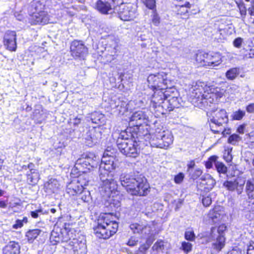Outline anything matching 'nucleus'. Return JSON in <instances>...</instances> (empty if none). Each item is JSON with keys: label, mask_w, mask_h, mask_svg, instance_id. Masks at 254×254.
<instances>
[{"label": "nucleus", "mask_w": 254, "mask_h": 254, "mask_svg": "<svg viewBox=\"0 0 254 254\" xmlns=\"http://www.w3.org/2000/svg\"><path fill=\"white\" fill-rule=\"evenodd\" d=\"M202 202L204 206H209L212 203L211 197L209 195L206 196H203L202 199Z\"/></svg>", "instance_id": "47"}, {"label": "nucleus", "mask_w": 254, "mask_h": 254, "mask_svg": "<svg viewBox=\"0 0 254 254\" xmlns=\"http://www.w3.org/2000/svg\"><path fill=\"white\" fill-rule=\"evenodd\" d=\"M49 16L45 11L32 14L30 19L32 24H46L49 22Z\"/></svg>", "instance_id": "16"}, {"label": "nucleus", "mask_w": 254, "mask_h": 254, "mask_svg": "<svg viewBox=\"0 0 254 254\" xmlns=\"http://www.w3.org/2000/svg\"><path fill=\"white\" fill-rule=\"evenodd\" d=\"M70 52L74 58L83 59L87 55L88 50L82 42L74 40L71 44Z\"/></svg>", "instance_id": "10"}, {"label": "nucleus", "mask_w": 254, "mask_h": 254, "mask_svg": "<svg viewBox=\"0 0 254 254\" xmlns=\"http://www.w3.org/2000/svg\"><path fill=\"white\" fill-rule=\"evenodd\" d=\"M59 186L58 180L54 178H51L45 184V187L49 193L56 192L59 189Z\"/></svg>", "instance_id": "23"}, {"label": "nucleus", "mask_w": 254, "mask_h": 254, "mask_svg": "<svg viewBox=\"0 0 254 254\" xmlns=\"http://www.w3.org/2000/svg\"><path fill=\"white\" fill-rule=\"evenodd\" d=\"M206 56H208V54L203 52H199L197 53L195 56L196 61L197 63L202 64V65L205 66V64H206Z\"/></svg>", "instance_id": "33"}, {"label": "nucleus", "mask_w": 254, "mask_h": 254, "mask_svg": "<svg viewBox=\"0 0 254 254\" xmlns=\"http://www.w3.org/2000/svg\"><path fill=\"white\" fill-rule=\"evenodd\" d=\"M41 231L39 229H33L28 231L26 234L28 241L32 243L40 234Z\"/></svg>", "instance_id": "29"}, {"label": "nucleus", "mask_w": 254, "mask_h": 254, "mask_svg": "<svg viewBox=\"0 0 254 254\" xmlns=\"http://www.w3.org/2000/svg\"><path fill=\"white\" fill-rule=\"evenodd\" d=\"M160 107L166 112H170L174 109L171 105L170 102H169V101L167 100V99L164 100L163 102L161 104Z\"/></svg>", "instance_id": "40"}, {"label": "nucleus", "mask_w": 254, "mask_h": 254, "mask_svg": "<svg viewBox=\"0 0 254 254\" xmlns=\"http://www.w3.org/2000/svg\"><path fill=\"white\" fill-rule=\"evenodd\" d=\"M210 121L218 127L222 126L228 121L226 112L225 110H220L214 112Z\"/></svg>", "instance_id": "14"}, {"label": "nucleus", "mask_w": 254, "mask_h": 254, "mask_svg": "<svg viewBox=\"0 0 254 254\" xmlns=\"http://www.w3.org/2000/svg\"><path fill=\"white\" fill-rule=\"evenodd\" d=\"M120 180L122 186L131 195L144 196L149 191V185L143 177L123 174Z\"/></svg>", "instance_id": "1"}, {"label": "nucleus", "mask_w": 254, "mask_h": 254, "mask_svg": "<svg viewBox=\"0 0 254 254\" xmlns=\"http://www.w3.org/2000/svg\"><path fill=\"white\" fill-rule=\"evenodd\" d=\"M205 183H203L204 185H206L205 187V189L208 190H211L215 185V181L210 176H208L205 180Z\"/></svg>", "instance_id": "35"}, {"label": "nucleus", "mask_w": 254, "mask_h": 254, "mask_svg": "<svg viewBox=\"0 0 254 254\" xmlns=\"http://www.w3.org/2000/svg\"><path fill=\"white\" fill-rule=\"evenodd\" d=\"M170 98L168 100L169 101V102H170L171 105L172 106L173 108L177 107L179 105L178 103V98L175 96H172L171 97H169Z\"/></svg>", "instance_id": "48"}, {"label": "nucleus", "mask_w": 254, "mask_h": 254, "mask_svg": "<svg viewBox=\"0 0 254 254\" xmlns=\"http://www.w3.org/2000/svg\"><path fill=\"white\" fill-rule=\"evenodd\" d=\"M185 239L190 241H193L195 240V235L192 231H187L185 234Z\"/></svg>", "instance_id": "45"}, {"label": "nucleus", "mask_w": 254, "mask_h": 254, "mask_svg": "<svg viewBox=\"0 0 254 254\" xmlns=\"http://www.w3.org/2000/svg\"><path fill=\"white\" fill-rule=\"evenodd\" d=\"M151 245V242H149L148 240H147L146 243L142 246H141L139 249V250L140 252H142L144 254H145V252L149 248L150 246Z\"/></svg>", "instance_id": "55"}, {"label": "nucleus", "mask_w": 254, "mask_h": 254, "mask_svg": "<svg viewBox=\"0 0 254 254\" xmlns=\"http://www.w3.org/2000/svg\"><path fill=\"white\" fill-rule=\"evenodd\" d=\"M142 1L150 9H153L155 7V0H142Z\"/></svg>", "instance_id": "46"}, {"label": "nucleus", "mask_w": 254, "mask_h": 254, "mask_svg": "<svg viewBox=\"0 0 254 254\" xmlns=\"http://www.w3.org/2000/svg\"><path fill=\"white\" fill-rule=\"evenodd\" d=\"M238 6L241 14L245 16L246 14V8L245 6V4L243 3H241L238 4Z\"/></svg>", "instance_id": "56"}, {"label": "nucleus", "mask_w": 254, "mask_h": 254, "mask_svg": "<svg viewBox=\"0 0 254 254\" xmlns=\"http://www.w3.org/2000/svg\"><path fill=\"white\" fill-rule=\"evenodd\" d=\"M245 112L244 111L239 110L234 113L233 118V119L236 120H240L244 116Z\"/></svg>", "instance_id": "44"}, {"label": "nucleus", "mask_w": 254, "mask_h": 254, "mask_svg": "<svg viewBox=\"0 0 254 254\" xmlns=\"http://www.w3.org/2000/svg\"><path fill=\"white\" fill-rule=\"evenodd\" d=\"M164 90H156L152 96L151 102L154 104L155 107L157 106L160 107L161 104L164 100L168 98V96H170L168 91H163Z\"/></svg>", "instance_id": "17"}, {"label": "nucleus", "mask_w": 254, "mask_h": 254, "mask_svg": "<svg viewBox=\"0 0 254 254\" xmlns=\"http://www.w3.org/2000/svg\"><path fill=\"white\" fill-rule=\"evenodd\" d=\"M206 56L205 66L214 67L219 65L222 62L221 56L218 54H208V56Z\"/></svg>", "instance_id": "21"}, {"label": "nucleus", "mask_w": 254, "mask_h": 254, "mask_svg": "<svg viewBox=\"0 0 254 254\" xmlns=\"http://www.w3.org/2000/svg\"><path fill=\"white\" fill-rule=\"evenodd\" d=\"M227 227L225 224L220 225L218 228L212 227L211 229L210 236L214 239L212 248L218 252L220 251L225 245V232Z\"/></svg>", "instance_id": "6"}, {"label": "nucleus", "mask_w": 254, "mask_h": 254, "mask_svg": "<svg viewBox=\"0 0 254 254\" xmlns=\"http://www.w3.org/2000/svg\"><path fill=\"white\" fill-rule=\"evenodd\" d=\"M85 158L90 163V166L92 168H97L100 162L99 157L95 155L94 153H89L88 154H84Z\"/></svg>", "instance_id": "28"}, {"label": "nucleus", "mask_w": 254, "mask_h": 254, "mask_svg": "<svg viewBox=\"0 0 254 254\" xmlns=\"http://www.w3.org/2000/svg\"><path fill=\"white\" fill-rule=\"evenodd\" d=\"M130 129L127 128L122 131L117 141V146L121 152L125 155L135 158L138 154L137 143L131 139Z\"/></svg>", "instance_id": "3"}, {"label": "nucleus", "mask_w": 254, "mask_h": 254, "mask_svg": "<svg viewBox=\"0 0 254 254\" xmlns=\"http://www.w3.org/2000/svg\"><path fill=\"white\" fill-rule=\"evenodd\" d=\"M16 33L13 31H8L4 34V45L9 51H15L16 49Z\"/></svg>", "instance_id": "13"}, {"label": "nucleus", "mask_w": 254, "mask_h": 254, "mask_svg": "<svg viewBox=\"0 0 254 254\" xmlns=\"http://www.w3.org/2000/svg\"><path fill=\"white\" fill-rule=\"evenodd\" d=\"M243 42V39L239 37L235 39L233 42L234 46L236 48H240Z\"/></svg>", "instance_id": "57"}, {"label": "nucleus", "mask_w": 254, "mask_h": 254, "mask_svg": "<svg viewBox=\"0 0 254 254\" xmlns=\"http://www.w3.org/2000/svg\"><path fill=\"white\" fill-rule=\"evenodd\" d=\"M246 110L248 113H252L254 112V103L250 104L246 108Z\"/></svg>", "instance_id": "62"}, {"label": "nucleus", "mask_w": 254, "mask_h": 254, "mask_svg": "<svg viewBox=\"0 0 254 254\" xmlns=\"http://www.w3.org/2000/svg\"><path fill=\"white\" fill-rule=\"evenodd\" d=\"M109 214L100 217L97 221V225L94 228V233L97 237L106 239L116 233L118 224L115 221L111 220Z\"/></svg>", "instance_id": "4"}, {"label": "nucleus", "mask_w": 254, "mask_h": 254, "mask_svg": "<svg viewBox=\"0 0 254 254\" xmlns=\"http://www.w3.org/2000/svg\"><path fill=\"white\" fill-rule=\"evenodd\" d=\"M202 171L199 168H197L196 169H195L193 172H190V173L191 175V178L193 179V180H195L196 179H197L198 177H199V176H201V175L202 174Z\"/></svg>", "instance_id": "49"}, {"label": "nucleus", "mask_w": 254, "mask_h": 254, "mask_svg": "<svg viewBox=\"0 0 254 254\" xmlns=\"http://www.w3.org/2000/svg\"><path fill=\"white\" fill-rule=\"evenodd\" d=\"M129 227L133 233L141 235L142 230L144 228V225L138 223H133L130 224Z\"/></svg>", "instance_id": "34"}, {"label": "nucleus", "mask_w": 254, "mask_h": 254, "mask_svg": "<svg viewBox=\"0 0 254 254\" xmlns=\"http://www.w3.org/2000/svg\"><path fill=\"white\" fill-rule=\"evenodd\" d=\"M115 161L114 156H111L107 152H105L99 169V175L103 186L111 190L115 189L116 186L114 173V170L117 166Z\"/></svg>", "instance_id": "2"}, {"label": "nucleus", "mask_w": 254, "mask_h": 254, "mask_svg": "<svg viewBox=\"0 0 254 254\" xmlns=\"http://www.w3.org/2000/svg\"><path fill=\"white\" fill-rule=\"evenodd\" d=\"M23 226L22 221L21 220H17L15 224L13 225V228L14 229H18L21 228Z\"/></svg>", "instance_id": "61"}, {"label": "nucleus", "mask_w": 254, "mask_h": 254, "mask_svg": "<svg viewBox=\"0 0 254 254\" xmlns=\"http://www.w3.org/2000/svg\"><path fill=\"white\" fill-rule=\"evenodd\" d=\"M82 190V187L80 186L77 182H71L67 186V192L71 195H74L75 194L80 193Z\"/></svg>", "instance_id": "24"}, {"label": "nucleus", "mask_w": 254, "mask_h": 254, "mask_svg": "<svg viewBox=\"0 0 254 254\" xmlns=\"http://www.w3.org/2000/svg\"><path fill=\"white\" fill-rule=\"evenodd\" d=\"M173 86V84L172 83V86L169 85L167 88L164 89V91H168V93L170 95V96H168V98L172 96H175L177 94L176 88Z\"/></svg>", "instance_id": "50"}, {"label": "nucleus", "mask_w": 254, "mask_h": 254, "mask_svg": "<svg viewBox=\"0 0 254 254\" xmlns=\"http://www.w3.org/2000/svg\"><path fill=\"white\" fill-rule=\"evenodd\" d=\"M75 166L78 170H81L82 168L87 169L88 170H92L94 168H92L90 166V164L88 161L85 158L84 156L82 155V157L79 158L76 161Z\"/></svg>", "instance_id": "25"}, {"label": "nucleus", "mask_w": 254, "mask_h": 254, "mask_svg": "<svg viewBox=\"0 0 254 254\" xmlns=\"http://www.w3.org/2000/svg\"><path fill=\"white\" fill-rule=\"evenodd\" d=\"M227 254H242V250L240 248L236 247L229 251Z\"/></svg>", "instance_id": "60"}, {"label": "nucleus", "mask_w": 254, "mask_h": 254, "mask_svg": "<svg viewBox=\"0 0 254 254\" xmlns=\"http://www.w3.org/2000/svg\"><path fill=\"white\" fill-rule=\"evenodd\" d=\"M109 51H110L111 55L113 57L117 55L118 52L119 51V46L117 43H115L113 48H111V50H109Z\"/></svg>", "instance_id": "54"}, {"label": "nucleus", "mask_w": 254, "mask_h": 254, "mask_svg": "<svg viewBox=\"0 0 254 254\" xmlns=\"http://www.w3.org/2000/svg\"><path fill=\"white\" fill-rule=\"evenodd\" d=\"M152 249L155 254H159L164 249V242L162 241H157L153 246Z\"/></svg>", "instance_id": "32"}, {"label": "nucleus", "mask_w": 254, "mask_h": 254, "mask_svg": "<svg viewBox=\"0 0 254 254\" xmlns=\"http://www.w3.org/2000/svg\"><path fill=\"white\" fill-rule=\"evenodd\" d=\"M146 119V115L141 111H138L132 114L129 123L132 126H139Z\"/></svg>", "instance_id": "19"}, {"label": "nucleus", "mask_w": 254, "mask_h": 254, "mask_svg": "<svg viewBox=\"0 0 254 254\" xmlns=\"http://www.w3.org/2000/svg\"><path fill=\"white\" fill-rule=\"evenodd\" d=\"M40 179V175L37 171H29L27 174V182L29 185L37 184Z\"/></svg>", "instance_id": "26"}, {"label": "nucleus", "mask_w": 254, "mask_h": 254, "mask_svg": "<svg viewBox=\"0 0 254 254\" xmlns=\"http://www.w3.org/2000/svg\"><path fill=\"white\" fill-rule=\"evenodd\" d=\"M173 141V136L168 130L156 132L151 139L150 143L152 146L165 148L168 147Z\"/></svg>", "instance_id": "8"}, {"label": "nucleus", "mask_w": 254, "mask_h": 254, "mask_svg": "<svg viewBox=\"0 0 254 254\" xmlns=\"http://www.w3.org/2000/svg\"><path fill=\"white\" fill-rule=\"evenodd\" d=\"M246 183V192L249 198H254V177L249 179Z\"/></svg>", "instance_id": "27"}, {"label": "nucleus", "mask_w": 254, "mask_h": 254, "mask_svg": "<svg viewBox=\"0 0 254 254\" xmlns=\"http://www.w3.org/2000/svg\"><path fill=\"white\" fill-rule=\"evenodd\" d=\"M3 254H19L20 246L18 243L10 242L3 249Z\"/></svg>", "instance_id": "20"}, {"label": "nucleus", "mask_w": 254, "mask_h": 254, "mask_svg": "<svg viewBox=\"0 0 254 254\" xmlns=\"http://www.w3.org/2000/svg\"><path fill=\"white\" fill-rule=\"evenodd\" d=\"M151 228L150 226L144 225V228L142 230V237H145L150 234Z\"/></svg>", "instance_id": "52"}, {"label": "nucleus", "mask_w": 254, "mask_h": 254, "mask_svg": "<svg viewBox=\"0 0 254 254\" xmlns=\"http://www.w3.org/2000/svg\"><path fill=\"white\" fill-rule=\"evenodd\" d=\"M81 120L82 117H77L73 118V119H70V123L71 124H73L74 126L76 127L80 124Z\"/></svg>", "instance_id": "53"}, {"label": "nucleus", "mask_w": 254, "mask_h": 254, "mask_svg": "<svg viewBox=\"0 0 254 254\" xmlns=\"http://www.w3.org/2000/svg\"><path fill=\"white\" fill-rule=\"evenodd\" d=\"M151 16L152 23L155 26H158L160 22V18L158 14L155 11H153Z\"/></svg>", "instance_id": "41"}, {"label": "nucleus", "mask_w": 254, "mask_h": 254, "mask_svg": "<svg viewBox=\"0 0 254 254\" xmlns=\"http://www.w3.org/2000/svg\"><path fill=\"white\" fill-rule=\"evenodd\" d=\"M101 138V133L100 131L94 128L89 130L86 133L85 139L86 143L89 146L91 147L97 143Z\"/></svg>", "instance_id": "15"}, {"label": "nucleus", "mask_w": 254, "mask_h": 254, "mask_svg": "<svg viewBox=\"0 0 254 254\" xmlns=\"http://www.w3.org/2000/svg\"><path fill=\"white\" fill-rule=\"evenodd\" d=\"M67 235L68 236L67 238H65L64 241H67L68 240H70L72 238H73L72 236V232L71 230H69V231L66 232Z\"/></svg>", "instance_id": "64"}, {"label": "nucleus", "mask_w": 254, "mask_h": 254, "mask_svg": "<svg viewBox=\"0 0 254 254\" xmlns=\"http://www.w3.org/2000/svg\"><path fill=\"white\" fill-rule=\"evenodd\" d=\"M224 90L223 89H221L219 87L210 88L209 90V92L204 94H202V92L199 91V94L197 92H195V94L197 98H199L201 96L202 98H203L206 100V102L209 103H213L216 102L218 99H220L224 94Z\"/></svg>", "instance_id": "9"}, {"label": "nucleus", "mask_w": 254, "mask_h": 254, "mask_svg": "<svg viewBox=\"0 0 254 254\" xmlns=\"http://www.w3.org/2000/svg\"><path fill=\"white\" fill-rule=\"evenodd\" d=\"M138 240L134 237H131L127 242V245L132 247L137 245Z\"/></svg>", "instance_id": "58"}, {"label": "nucleus", "mask_w": 254, "mask_h": 254, "mask_svg": "<svg viewBox=\"0 0 254 254\" xmlns=\"http://www.w3.org/2000/svg\"><path fill=\"white\" fill-rule=\"evenodd\" d=\"M45 4L40 0H33L31 2L29 10L32 14L36 12L44 11Z\"/></svg>", "instance_id": "22"}, {"label": "nucleus", "mask_w": 254, "mask_h": 254, "mask_svg": "<svg viewBox=\"0 0 254 254\" xmlns=\"http://www.w3.org/2000/svg\"><path fill=\"white\" fill-rule=\"evenodd\" d=\"M217 158L215 156H211L205 163L206 168L210 169L212 167L213 163L215 165V163L217 162Z\"/></svg>", "instance_id": "42"}, {"label": "nucleus", "mask_w": 254, "mask_h": 254, "mask_svg": "<svg viewBox=\"0 0 254 254\" xmlns=\"http://www.w3.org/2000/svg\"><path fill=\"white\" fill-rule=\"evenodd\" d=\"M115 0H98L96 3V9L103 14L116 12Z\"/></svg>", "instance_id": "12"}, {"label": "nucleus", "mask_w": 254, "mask_h": 254, "mask_svg": "<svg viewBox=\"0 0 254 254\" xmlns=\"http://www.w3.org/2000/svg\"><path fill=\"white\" fill-rule=\"evenodd\" d=\"M241 140V137L237 134H233L229 136L228 142L233 145H235L237 142Z\"/></svg>", "instance_id": "38"}, {"label": "nucleus", "mask_w": 254, "mask_h": 254, "mask_svg": "<svg viewBox=\"0 0 254 254\" xmlns=\"http://www.w3.org/2000/svg\"><path fill=\"white\" fill-rule=\"evenodd\" d=\"M181 248L185 252L188 253L191 251L192 245L189 242H183Z\"/></svg>", "instance_id": "43"}, {"label": "nucleus", "mask_w": 254, "mask_h": 254, "mask_svg": "<svg viewBox=\"0 0 254 254\" xmlns=\"http://www.w3.org/2000/svg\"><path fill=\"white\" fill-rule=\"evenodd\" d=\"M80 186L82 187V190H84V187L88 185V180L86 179L85 176H80L78 177L76 182Z\"/></svg>", "instance_id": "39"}, {"label": "nucleus", "mask_w": 254, "mask_h": 254, "mask_svg": "<svg viewBox=\"0 0 254 254\" xmlns=\"http://www.w3.org/2000/svg\"><path fill=\"white\" fill-rule=\"evenodd\" d=\"M185 176L183 173H180L174 177V182L175 183L180 184L184 180Z\"/></svg>", "instance_id": "51"}, {"label": "nucleus", "mask_w": 254, "mask_h": 254, "mask_svg": "<svg viewBox=\"0 0 254 254\" xmlns=\"http://www.w3.org/2000/svg\"><path fill=\"white\" fill-rule=\"evenodd\" d=\"M209 221L212 224H215L219 222L223 216V212L220 207H215L210 210L208 214Z\"/></svg>", "instance_id": "18"}, {"label": "nucleus", "mask_w": 254, "mask_h": 254, "mask_svg": "<svg viewBox=\"0 0 254 254\" xmlns=\"http://www.w3.org/2000/svg\"><path fill=\"white\" fill-rule=\"evenodd\" d=\"M42 212L41 209H38L34 211L31 212V215L34 218H37L39 216V213Z\"/></svg>", "instance_id": "63"}, {"label": "nucleus", "mask_w": 254, "mask_h": 254, "mask_svg": "<svg viewBox=\"0 0 254 254\" xmlns=\"http://www.w3.org/2000/svg\"><path fill=\"white\" fill-rule=\"evenodd\" d=\"M81 193L80 198L84 202H89L91 200L90 193L88 190H83Z\"/></svg>", "instance_id": "36"}, {"label": "nucleus", "mask_w": 254, "mask_h": 254, "mask_svg": "<svg viewBox=\"0 0 254 254\" xmlns=\"http://www.w3.org/2000/svg\"><path fill=\"white\" fill-rule=\"evenodd\" d=\"M123 21L133 20L137 15V8L135 5L130 3H121L114 8Z\"/></svg>", "instance_id": "7"}, {"label": "nucleus", "mask_w": 254, "mask_h": 254, "mask_svg": "<svg viewBox=\"0 0 254 254\" xmlns=\"http://www.w3.org/2000/svg\"><path fill=\"white\" fill-rule=\"evenodd\" d=\"M167 74L164 72L151 74L147 78L149 86L153 90H164L169 85L172 86V81L168 79Z\"/></svg>", "instance_id": "5"}, {"label": "nucleus", "mask_w": 254, "mask_h": 254, "mask_svg": "<svg viewBox=\"0 0 254 254\" xmlns=\"http://www.w3.org/2000/svg\"><path fill=\"white\" fill-rule=\"evenodd\" d=\"M239 68L237 67L232 68L226 72V77L229 80H233L239 75Z\"/></svg>", "instance_id": "31"}, {"label": "nucleus", "mask_w": 254, "mask_h": 254, "mask_svg": "<svg viewBox=\"0 0 254 254\" xmlns=\"http://www.w3.org/2000/svg\"><path fill=\"white\" fill-rule=\"evenodd\" d=\"M46 115L43 110L36 109L33 112V118L38 122L41 123L45 119Z\"/></svg>", "instance_id": "30"}, {"label": "nucleus", "mask_w": 254, "mask_h": 254, "mask_svg": "<svg viewBox=\"0 0 254 254\" xmlns=\"http://www.w3.org/2000/svg\"><path fill=\"white\" fill-rule=\"evenodd\" d=\"M215 166L216 170L219 173L225 174L227 172V168L226 166L222 162L217 161L215 163Z\"/></svg>", "instance_id": "37"}, {"label": "nucleus", "mask_w": 254, "mask_h": 254, "mask_svg": "<svg viewBox=\"0 0 254 254\" xmlns=\"http://www.w3.org/2000/svg\"><path fill=\"white\" fill-rule=\"evenodd\" d=\"M247 254H254V242H252L248 246L247 249Z\"/></svg>", "instance_id": "59"}, {"label": "nucleus", "mask_w": 254, "mask_h": 254, "mask_svg": "<svg viewBox=\"0 0 254 254\" xmlns=\"http://www.w3.org/2000/svg\"><path fill=\"white\" fill-rule=\"evenodd\" d=\"M245 182L246 180L245 179L238 178L233 181H225L223 183V186L229 191H236L237 194L239 195L243 191Z\"/></svg>", "instance_id": "11"}]
</instances>
